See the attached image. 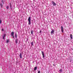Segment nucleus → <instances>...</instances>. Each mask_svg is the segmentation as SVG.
Masks as SVG:
<instances>
[{
	"instance_id": "412c9836",
	"label": "nucleus",
	"mask_w": 73,
	"mask_h": 73,
	"mask_svg": "<svg viewBox=\"0 0 73 73\" xmlns=\"http://www.w3.org/2000/svg\"><path fill=\"white\" fill-rule=\"evenodd\" d=\"M38 73H40V71H38Z\"/></svg>"
},
{
	"instance_id": "2eb2a0df",
	"label": "nucleus",
	"mask_w": 73,
	"mask_h": 73,
	"mask_svg": "<svg viewBox=\"0 0 73 73\" xmlns=\"http://www.w3.org/2000/svg\"><path fill=\"white\" fill-rule=\"evenodd\" d=\"M15 37L17 38V33H16L15 35Z\"/></svg>"
},
{
	"instance_id": "4be33fe9",
	"label": "nucleus",
	"mask_w": 73,
	"mask_h": 73,
	"mask_svg": "<svg viewBox=\"0 0 73 73\" xmlns=\"http://www.w3.org/2000/svg\"><path fill=\"white\" fill-rule=\"evenodd\" d=\"M2 31H4V29H2Z\"/></svg>"
},
{
	"instance_id": "7ed1b4c3",
	"label": "nucleus",
	"mask_w": 73,
	"mask_h": 73,
	"mask_svg": "<svg viewBox=\"0 0 73 73\" xmlns=\"http://www.w3.org/2000/svg\"><path fill=\"white\" fill-rule=\"evenodd\" d=\"M11 36L13 37V38H15V36H14V32L13 31L11 32Z\"/></svg>"
},
{
	"instance_id": "20e7f679",
	"label": "nucleus",
	"mask_w": 73,
	"mask_h": 73,
	"mask_svg": "<svg viewBox=\"0 0 73 73\" xmlns=\"http://www.w3.org/2000/svg\"><path fill=\"white\" fill-rule=\"evenodd\" d=\"M52 4H53V6H55L56 5V3H54V2L53 1H52Z\"/></svg>"
},
{
	"instance_id": "39448f33",
	"label": "nucleus",
	"mask_w": 73,
	"mask_h": 73,
	"mask_svg": "<svg viewBox=\"0 0 73 73\" xmlns=\"http://www.w3.org/2000/svg\"><path fill=\"white\" fill-rule=\"evenodd\" d=\"M42 54L43 58H45V55H44V52L43 51L42 52Z\"/></svg>"
},
{
	"instance_id": "5701e85b",
	"label": "nucleus",
	"mask_w": 73,
	"mask_h": 73,
	"mask_svg": "<svg viewBox=\"0 0 73 73\" xmlns=\"http://www.w3.org/2000/svg\"><path fill=\"white\" fill-rule=\"evenodd\" d=\"M40 33H41V31H40Z\"/></svg>"
},
{
	"instance_id": "0eeeda50",
	"label": "nucleus",
	"mask_w": 73,
	"mask_h": 73,
	"mask_svg": "<svg viewBox=\"0 0 73 73\" xmlns=\"http://www.w3.org/2000/svg\"><path fill=\"white\" fill-rule=\"evenodd\" d=\"M61 31L62 33L64 32V29H63V27L62 26L61 27Z\"/></svg>"
},
{
	"instance_id": "f8f14e48",
	"label": "nucleus",
	"mask_w": 73,
	"mask_h": 73,
	"mask_svg": "<svg viewBox=\"0 0 73 73\" xmlns=\"http://www.w3.org/2000/svg\"><path fill=\"white\" fill-rule=\"evenodd\" d=\"M10 6L11 9H12V5H11V3L10 4Z\"/></svg>"
},
{
	"instance_id": "f3484780",
	"label": "nucleus",
	"mask_w": 73,
	"mask_h": 73,
	"mask_svg": "<svg viewBox=\"0 0 73 73\" xmlns=\"http://www.w3.org/2000/svg\"><path fill=\"white\" fill-rule=\"evenodd\" d=\"M37 69V67H36L34 68V70H36Z\"/></svg>"
},
{
	"instance_id": "1a4fd4ad",
	"label": "nucleus",
	"mask_w": 73,
	"mask_h": 73,
	"mask_svg": "<svg viewBox=\"0 0 73 73\" xmlns=\"http://www.w3.org/2000/svg\"><path fill=\"white\" fill-rule=\"evenodd\" d=\"M19 56L20 58H22V54L21 53H20Z\"/></svg>"
},
{
	"instance_id": "f257e3e1",
	"label": "nucleus",
	"mask_w": 73,
	"mask_h": 73,
	"mask_svg": "<svg viewBox=\"0 0 73 73\" xmlns=\"http://www.w3.org/2000/svg\"><path fill=\"white\" fill-rule=\"evenodd\" d=\"M31 17H29L28 19V21H29L28 24L29 25H31Z\"/></svg>"
},
{
	"instance_id": "f03ea898",
	"label": "nucleus",
	"mask_w": 73,
	"mask_h": 73,
	"mask_svg": "<svg viewBox=\"0 0 73 73\" xmlns=\"http://www.w3.org/2000/svg\"><path fill=\"white\" fill-rule=\"evenodd\" d=\"M4 4V2H3V1H1V3L0 4V5L1 6V7H2L3 6V4Z\"/></svg>"
},
{
	"instance_id": "aec40b11",
	"label": "nucleus",
	"mask_w": 73,
	"mask_h": 73,
	"mask_svg": "<svg viewBox=\"0 0 73 73\" xmlns=\"http://www.w3.org/2000/svg\"><path fill=\"white\" fill-rule=\"evenodd\" d=\"M1 23H2L1 20H0V24H1Z\"/></svg>"
},
{
	"instance_id": "423d86ee",
	"label": "nucleus",
	"mask_w": 73,
	"mask_h": 73,
	"mask_svg": "<svg viewBox=\"0 0 73 73\" xmlns=\"http://www.w3.org/2000/svg\"><path fill=\"white\" fill-rule=\"evenodd\" d=\"M54 32V29H52V31L51 32V35H52L53 33H53Z\"/></svg>"
},
{
	"instance_id": "4468645a",
	"label": "nucleus",
	"mask_w": 73,
	"mask_h": 73,
	"mask_svg": "<svg viewBox=\"0 0 73 73\" xmlns=\"http://www.w3.org/2000/svg\"><path fill=\"white\" fill-rule=\"evenodd\" d=\"M59 73H61V72H62V69H60L59 71Z\"/></svg>"
},
{
	"instance_id": "6e6552de",
	"label": "nucleus",
	"mask_w": 73,
	"mask_h": 73,
	"mask_svg": "<svg viewBox=\"0 0 73 73\" xmlns=\"http://www.w3.org/2000/svg\"><path fill=\"white\" fill-rule=\"evenodd\" d=\"M9 39H7L6 40V43H8L9 42Z\"/></svg>"
},
{
	"instance_id": "a211bd4d",
	"label": "nucleus",
	"mask_w": 73,
	"mask_h": 73,
	"mask_svg": "<svg viewBox=\"0 0 73 73\" xmlns=\"http://www.w3.org/2000/svg\"><path fill=\"white\" fill-rule=\"evenodd\" d=\"M31 46H32L33 45V42H32L31 43Z\"/></svg>"
},
{
	"instance_id": "dca6fc26",
	"label": "nucleus",
	"mask_w": 73,
	"mask_h": 73,
	"mask_svg": "<svg viewBox=\"0 0 73 73\" xmlns=\"http://www.w3.org/2000/svg\"><path fill=\"white\" fill-rule=\"evenodd\" d=\"M6 8L7 9H8V8H9V6H6Z\"/></svg>"
},
{
	"instance_id": "6ab92c4d",
	"label": "nucleus",
	"mask_w": 73,
	"mask_h": 73,
	"mask_svg": "<svg viewBox=\"0 0 73 73\" xmlns=\"http://www.w3.org/2000/svg\"><path fill=\"white\" fill-rule=\"evenodd\" d=\"M31 34H32V35H33V31L31 30Z\"/></svg>"
},
{
	"instance_id": "ddd939ff",
	"label": "nucleus",
	"mask_w": 73,
	"mask_h": 73,
	"mask_svg": "<svg viewBox=\"0 0 73 73\" xmlns=\"http://www.w3.org/2000/svg\"><path fill=\"white\" fill-rule=\"evenodd\" d=\"M5 35H4L3 36V39H5Z\"/></svg>"
},
{
	"instance_id": "9d476101",
	"label": "nucleus",
	"mask_w": 73,
	"mask_h": 73,
	"mask_svg": "<svg viewBox=\"0 0 73 73\" xmlns=\"http://www.w3.org/2000/svg\"><path fill=\"white\" fill-rule=\"evenodd\" d=\"M70 37L71 39H72V38H73V37L72 36V34L70 35Z\"/></svg>"
},
{
	"instance_id": "9b49d317",
	"label": "nucleus",
	"mask_w": 73,
	"mask_h": 73,
	"mask_svg": "<svg viewBox=\"0 0 73 73\" xmlns=\"http://www.w3.org/2000/svg\"><path fill=\"white\" fill-rule=\"evenodd\" d=\"M18 40L17 39H16L15 40V43L16 44H17V42H18Z\"/></svg>"
}]
</instances>
